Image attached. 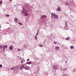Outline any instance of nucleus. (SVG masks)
I'll return each instance as SVG.
<instances>
[{
    "label": "nucleus",
    "mask_w": 76,
    "mask_h": 76,
    "mask_svg": "<svg viewBox=\"0 0 76 76\" xmlns=\"http://www.w3.org/2000/svg\"><path fill=\"white\" fill-rule=\"evenodd\" d=\"M23 10L24 11H23L22 10V13H24V15L25 16H28V14L27 13V12H28V11L27 10H24V9Z\"/></svg>",
    "instance_id": "nucleus-1"
},
{
    "label": "nucleus",
    "mask_w": 76,
    "mask_h": 76,
    "mask_svg": "<svg viewBox=\"0 0 76 76\" xmlns=\"http://www.w3.org/2000/svg\"><path fill=\"white\" fill-rule=\"evenodd\" d=\"M51 15L53 16L54 19H58V15H55L54 13H52Z\"/></svg>",
    "instance_id": "nucleus-2"
},
{
    "label": "nucleus",
    "mask_w": 76,
    "mask_h": 76,
    "mask_svg": "<svg viewBox=\"0 0 76 76\" xmlns=\"http://www.w3.org/2000/svg\"><path fill=\"white\" fill-rule=\"evenodd\" d=\"M29 67L28 66H26L25 68L24 69H25V70H29Z\"/></svg>",
    "instance_id": "nucleus-3"
},
{
    "label": "nucleus",
    "mask_w": 76,
    "mask_h": 76,
    "mask_svg": "<svg viewBox=\"0 0 76 76\" xmlns=\"http://www.w3.org/2000/svg\"><path fill=\"white\" fill-rule=\"evenodd\" d=\"M25 67V66L22 65L20 68V70H22Z\"/></svg>",
    "instance_id": "nucleus-4"
},
{
    "label": "nucleus",
    "mask_w": 76,
    "mask_h": 76,
    "mask_svg": "<svg viewBox=\"0 0 76 76\" xmlns=\"http://www.w3.org/2000/svg\"><path fill=\"white\" fill-rule=\"evenodd\" d=\"M59 47L58 46H56L55 47V49L56 50H59Z\"/></svg>",
    "instance_id": "nucleus-5"
},
{
    "label": "nucleus",
    "mask_w": 76,
    "mask_h": 76,
    "mask_svg": "<svg viewBox=\"0 0 76 76\" xmlns=\"http://www.w3.org/2000/svg\"><path fill=\"white\" fill-rule=\"evenodd\" d=\"M41 18L42 19H45V18H47V16L46 15H44L42 16Z\"/></svg>",
    "instance_id": "nucleus-6"
},
{
    "label": "nucleus",
    "mask_w": 76,
    "mask_h": 76,
    "mask_svg": "<svg viewBox=\"0 0 76 76\" xmlns=\"http://www.w3.org/2000/svg\"><path fill=\"white\" fill-rule=\"evenodd\" d=\"M57 67V66L56 65H55L53 66V69H56Z\"/></svg>",
    "instance_id": "nucleus-7"
},
{
    "label": "nucleus",
    "mask_w": 76,
    "mask_h": 76,
    "mask_svg": "<svg viewBox=\"0 0 76 76\" xmlns=\"http://www.w3.org/2000/svg\"><path fill=\"white\" fill-rule=\"evenodd\" d=\"M10 50H12V49H13V46L11 45L10 47Z\"/></svg>",
    "instance_id": "nucleus-8"
},
{
    "label": "nucleus",
    "mask_w": 76,
    "mask_h": 76,
    "mask_svg": "<svg viewBox=\"0 0 76 76\" xmlns=\"http://www.w3.org/2000/svg\"><path fill=\"white\" fill-rule=\"evenodd\" d=\"M57 10L58 11H61V9L60 7H58L57 9Z\"/></svg>",
    "instance_id": "nucleus-9"
},
{
    "label": "nucleus",
    "mask_w": 76,
    "mask_h": 76,
    "mask_svg": "<svg viewBox=\"0 0 76 76\" xmlns=\"http://www.w3.org/2000/svg\"><path fill=\"white\" fill-rule=\"evenodd\" d=\"M31 63H32V62L30 61V62H27V64H31Z\"/></svg>",
    "instance_id": "nucleus-10"
},
{
    "label": "nucleus",
    "mask_w": 76,
    "mask_h": 76,
    "mask_svg": "<svg viewBox=\"0 0 76 76\" xmlns=\"http://www.w3.org/2000/svg\"><path fill=\"white\" fill-rule=\"evenodd\" d=\"M70 48H71V49H73V48H74V46H71Z\"/></svg>",
    "instance_id": "nucleus-11"
},
{
    "label": "nucleus",
    "mask_w": 76,
    "mask_h": 76,
    "mask_svg": "<svg viewBox=\"0 0 76 76\" xmlns=\"http://www.w3.org/2000/svg\"><path fill=\"white\" fill-rule=\"evenodd\" d=\"M70 39V37H67L66 39L67 40H69V39Z\"/></svg>",
    "instance_id": "nucleus-12"
},
{
    "label": "nucleus",
    "mask_w": 76,
    "mask_h": 76,
    "mask_svg": "<svg viewBox=\"0 0 76 76\" xmlns=\"http://www.w3.org/2000/svg\"><path fill=\"white\" fill-rule=\"evenodd\" d=\"M17 67H18L17 66L16 67H14V68H12L11 70H13V69H14L15 68H16Z\"/></svg>",
    "instance_id": "nucleus-13"
},
{
    "label": "nucleus",
    "mask_w": 76,
    "mask_h": 76,
    "mask_svg": "<svg viewBox=\"0 0 76 76\" xmlns=\"http://www.w3.org/2000/svg\"><path fill=\"white\" fill-rule=\"evenodd\" d=\"M14 21H18V18H15L14 19Z\"/></svg>",
    "instance_id": "nucleus-14"
},
{
    "label": "nucleus",
    "mask_w": 76,
    "mask_h": 76,
    "mask_svg": "<svg viewBox=\"0 0 76 76\" xmlns=\"http://www.w3.org/2000/svg\"><path fill=\"white\" fill-rule=\"evenodd\" d=\"M4 47L5 48H7V45H4Z\"/></svg>",
    "instance_id": "nucleus-15"
},
{
    "label": "nucleus",
    "mask_w": 76,
    "mask_h": 76,
    "mask_svg": "<svg viewBox=\"0 0 76 76\" xmlns=\"http://www.w3.org/2000/svg\"><path fill=\"white\" fill-rule=\"evenodd\" d=\"M18 23V24H19L20 25H22V23H21L20 22H19Z\"/></svg>",
    "instance_id": "nucleus-16"
},
{
    "label": "nucleus",
    "mask_w": 76,
    "mask_h": 76,
    "mask_svg": "<svg viewBox=\"0 0 76 76\" xmlns=\"http://www.w3.org/2000/svg\"><path fill=\"white\" fill-rule=\"evenodd\" d=\"M6 16H7V17H9V16H10V15H7L6 14Z\"/></svg>",
    "instance_id": "nucleus-17"
},
{
    "label": "nucleus",
    "mask_w": 76,
    "mask_h": 76,
    "mask_svg": "<svg viewBox=\"0 0 76 76\" xmlns=\"http://www.w3.org/2000/svg\"><path fill=\"white\" fill-rule=\"evenodd\" d=\"M3 3V2H2V1H0V4H1Z\"/></svg>",
    "instance_id": "nucleus-18"
},
{
    "label": "nucleus",
    "mask_w": 76,
    "mask_h": 76,
    "mask_svg": "<svg viewBox=\"0 0 76 76\" xmlns=\"http://www.w3.org/2000/svg\"><path fill=\"white\" fill-rule=\"evenodd\" d=\"M2 48V46L1 45V46H0V49H1V48Z\"/></svg>",
    "instance_id": "nucleus-19"
},
{
    "label": "nucleus",
    "mask_w": 76,
    "mask_h": 76,
    "mask_svg": "<svg viewBox=\"0 0 76 76\" xmlns=\"http://www.w3.org/2000/svg\"><path fill=\"white\" fill-rule=\"evenodd\" d=\"M0 67H2V65L0 64Z\"/></svg>",
    "instance_id": "nucleus-20"
},
{
    "label": "nucleus",
    "mask_w": 76,
    "mask_h": 76,
    "mask_svg": "<svg viewBox=\"0 0 76 76\" xmlns=\"http://www.w3.org/2000/svg\"><path fill=\"white\" fill-rule=\"evenodd\" d=\"M18 51H20V49H18Z\"/></svg>",
    "instance_id": "nucleus-21"
},
{
    "label": "nucleus",
    "mask_w": 76,
    "mask_h": 76,
    "mask_svg": "<svg viewBox=\"0 0 76 76\" xmlns=\"http://www.w3.org/2000/svg\"><path fill=\"white\" fill-rule=\"evenodd\" d=\"M54 42L55 44H57V42Z\"/></svg>",
    "instance_id": "nucleus-22"
},
{
    "label": "nucleus",
    "mask_w": 76,
    "mask_h": 76,
    "mask_svg": "<svg viewBox=\"0 0 76 76\" xmlns=\"http://www.w3.org/2000/svg\"><path fill=\"white\" fill-rule=\"evenodd\" d=\"M5 48L4 47L3 48V50H4L5 49Z\"/></svg>",
    "instance_id": "nucleus-23"
},
{
    "label": "nucleus",
    "mask_w": 76,
    "mask_h": 76,
    "mask_svg": "<svg viewBox=\"0 0 76 76\" xmlns=\"http://www.w3.org/2000/svg\"><path fill=\"white\" fill-rule=\"evenodd\" d=\"M35 39H37V37L36 36L35 37Z\"/></svg>",
    "instance_id": "nucleus-24"
},
{
    "label": "nucleus",
    "mask_w": 76,
    "mask_h": 76,
    "mask_svg": "<svg viewBox=\"0 0 76 76\" xmlns=\"http://www.w3.org/2000/svg\"><path fill=\"white\" fill-rule=\"evenodd\" d=\"M39 46H40V47H43V46L42 45H39Z\"/></svg>",
    "instance_id": "nucleus-25"
},
{
    "label": "nucleus",
    "mask_w": 76,
    "mask_h": 76,
    "mask_svg": "<svg viewBox=\"0 0 76 76\" xmlns=\"http://www.w3.org/2000/svg\"><path fill=\"white\" fill-rule=\"evenodd\" d=\"M29 59H28L27 60V61H29Z\"/></svg>",
    "instance_id": "nucleus-26"
},
{
    "label": "nucleus",
    "mask_w": 76,
    "mask_h": 76,
    "mask_svg": "<svg viewBox=\"0 0 76 76\" xmlns=\"http://www.w3.org/2000/svg\"><path fill=\"white\" fill-rule=\"evenodd\" d=\"M21 63H22V60L21 61Z\"/></svg>",
    "instance_id": "nucleus-27"
},
{
    "label": "nucleus",
    "mask_w": 76,
    "mask_h": 76,
    "mask_svg": "<svg viewBox=\"0 0 76 76\" xmlns=\"http://www.w3.org/2000/svg\"><path fill=\"white\" fill-rule=\"evenodd\" d=\"M37 35H38V33H37Z\"/></svg>",
    "instance_id": "nucleus-28"
},
{
    "label": "nucleus",
    "mask_w": 76,
    "mask_h": 76,
    "mask_svg": "<svg viewBox=\"0 0 76 76\" xmlns=\"http://www.w3.org/2000/svg\"><path fill=\"white\" fill-rule=\"evenodd\" d=\"M18 69H19L18 68H17V70H18Z\"/></svg>",
    "instance_id": "nucleus-29"
},
{
    "label": "nucleus",
    "mask_w": 76,
    "mask_h": 76,
    "mask_svg": "<svg viewBox=\"0 0 76 76\" xmlns=\"http://www.w3.org/2000/svg\"><path fill=\"white\" fill-rule=\"evenodd\" d=\"M67 4H69V3H67Z\"/></svg>",
    "instance_id": "nucleus-30"
},
{
    "label": "nucleus",
    "mask_w": 76,
    "mask_h": 76,
    "mask_svg": "<svg viewBox=\"0 0 76 76\" xmlns=\"http://www.w3.org/2000/svg\"><path fill=\"white\" fill-rule=\"evenodd\" d=\"M37 34H36V37H37Z\"/></svg>",
    "instance_id": "nucleus-31"
},
{
    "label": "nucleus",
    "mask_w": 76,
    "mask_h": 76,
    "mask_svg": "<svg viewBox=\"0 0 76 76\" xmlns=\"http://www.w3.org/2000/svg\"><path fill=\"white\" fill-rule=\"evenodd\" d=\"M12 0H10V1H12Z\"/></svg>",
    "instance_id": "nucleus-32"
},
{
    "label": "nucleus",
    "mask_w": 76,
    "mask_h": 76,
    "mask_svg": "<svg viewBox=\"0 0 76 76\" xmlns=\"http://www.w3.org/2000/svg\"><path fill=\"white\" fill-rule=\"evenodd\" d=\"M7 29H9V28H8Z\"/></svg>",
    "instance_id": "nucleus-33"
},
{
    "label": "nucleus",
    "mask_w": 76,
    "mask_h": 76,
    "mask_svg": "<svg viewBox=\"0 0 76 76\" xmlns=\"http://www.w3.org/2000/svg\"><path fill=\"white\" fill-rule=\"evenodd\" d=\"M63 76H65L64 75H63Z\"/></svg>",
    "instance_id": "nucleus-34"
},
{
    "label": "nucleus",
    "mask_w": 76,
    "mask_h": 76,
    "mask_svg": "<svg viewBox=\"0 0 76 76\" xmlns=\"http://www.w3.org/2000/svg\"><path fill=\"white\" fill-rule=\"evenodd\" d=\"M65 63H66V62H65Z\"/></svg>",
    "instance_id": "nucleus-35"
}]
</instances>
